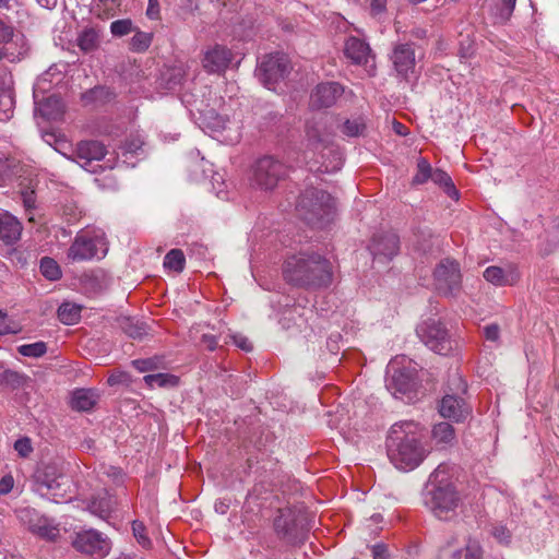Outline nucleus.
Listing matches in <instances>:
<instances>
[{"instance_id": "nucleus-1", "label": "nucleus", "mask_w": 559, "mask_h": 559, "mask_svg": "<svg viewBox=\"0 0 559 559\" xmlns=\"http://www.w3.org/2000/svg\"><path fill=\"white\" fill-rule=\"evenodd\" d=\"M386 450L391 463L401 471L416 468L428 453L421 441L419 425L414 421H400L391 427Z\"/></svg>"}, {"instance_id": "nucleus-2", "label": "nucleus", "mask_w": 559, "mask_h": 559, "mask_svg": "<svg viewBox=\"0 0 559 559\" xmlns=\"http://www.w3.org/2000/svg\"><path fill=\"white\" fill-rule=\"evenodd\" d=\"M285 280L299 287L320 288L332 283V265L330 261L318 253L300 252L294 254L284 263Z\"/></svg>"}, {"instance_id": "nucleus-3", "label": "nucleus", "mask_w": 559, "mask_h": 559, "mask_svg": "<svg viewBox=\"0 0 559 559\" xmlns=\"http://www.w3.org/2000/svg\"><path fill=\"white\" fill-rule=\"evenodd\" d=\"M296 209L305 222L323 227L334 217L335 200L323 190L309 188L300 194Z\"/></svg>"}, {"instance_id": "nucleus-4", "label": "nucleus", "mask_w": 559, "mask_h": 559, "mask_svg": "<svg viewBox=\"0 0 559 559\" xmlns=\"http://www.w3.org/2000/svg\"><path fill=\"white\" fill-rule=\"evenodd\" d=\"M292 71V62L285 53L265 55L259 61L255 76L269 90L276 91L280 82L284 81Z\"/></svg>"}, {"instance_id": "nucleus-5", "label": "nucleus", "mask_w": 559, "mask_h": 559, "mask_svg": "<svg viewBox=\"0 0 559 559\" xmlns=\"http://www.w3.org/2000/svg\"><path fill=\"white\" fill-rule=\"evenodd\" d=\"M426 504L439 520L449 521L456 515L461 497L455 487L450 484H439L428 493Z\"/></svg>"}, {"instance_id": "nucleus-6", "label": "nucleus", "mask_w": 559, "mask_h": 559, "mask_svg": "<svg viewBox=\"0 0 559 559\" xmlns=\"http://www.w3.org/2000/svg\"><path fill=\"white\" fill-rule=\"evenodd\" d=\"M28 51L26 36L22 32H15L13 26L0 17V60L16 63L26 58Z\"/></svg>"}, {"instance_id": "nucleus-7", "label": "nucleus", "mask_w": 559, "mask_h": 559, "mask_svg": "<svg viewBox=\"0 0 559 559\" xmlns=\"http://www.w3.org/2000/svg\"><path fill=\"white\" fill-rule=\"evenodd\" d=\"M273 525L278 538L289 545L302 544L307 538V530L296 512L290 509H281Z\"/></svg>"}, {"instance_id": "nucleus-8", "label": "nucleus", "mask_w": 559, "mask_h": 559, "mask_svg": "<svg viewBox=\"0 0 559 559\" xmlns=\"http://www.w3.org/2000/svg\"><path fill=\"white\" fill-rule=\"evenodd\" d=\"M107 251L104 237L79 234L68 249L67 258L73 262L87 261L94 258H104Z\"/></svg>"}, {"instance_id": "nucleus-9", "label": "nucleus", "mask_w": 559, "mask_h": 559, "mask_svg": "<svg viewBox=\"0 0 559 559\" xmlns=\"http://www.w3.org/2000/svg\"><path fill=\"white\" fill-rule=\"evenodd\" d=\"M287 174L285 165L271 157L260 158L253 168L252 185L261 190L274 189Z\"/></svg>"}, {"instance_id": "nucleus-10", "label": "nucleus", "mask_w": 559, "mask_h": 559, "mask_svg": "<svg viewBox=\"0 0 559 559\" xmlns=\"http://www.w3.org/2000/svg\"><path fill=\"white\" fill-rule=\"evenodd\" d=\"M452 384L455 386L456 393H447L441 400L439 412L444 418L452 419L454 421L464 420L471 413V409L466 402L457 395V393H465L467 385L464 379L455 373L452 378Z\"/></svg>"}, {"instance_id": "nucleus-11", "label": "nucleus", "mask_w": 559, "mask_h": 559, "mask_svg": "<svg viewBox=\"0 0 559 559\" xmlns=\"http://www.w3.org/2000/svg\"><path fill=\"white\" fill-rule=\"evenodd\" d=\"M72 546L76 551L96 558L106 557L111 549L109 538L96 530L78 532L72 540Z\"/></svg>"}, {"instance_id": "nucleus-12", "label": "nucleus", "mask_w": 559, "mask_h": 559, "mask_svg": "<svg viewBox=\"0 0 559 559\" xmlns=\"http://www.w3.org/2000/svg\"><path fill=\"white\" fill-rule=\"evenodd\" d=\"M417 334L424 344L437 354L447 355L452 349L447 329L437 320L425 321L418 326Z\"/></svg>"}, {"instance_id": "nucleus-13", "label": "nucleus", "mask_w": 559, "mask_h": 559, "mask_svg": "<svg viewBox=\"0 0 559 559\" xmlns=\"http://www.w3.org/2000/svg\"><path fill=\"white\" fill-rule=\"evenodd\" d=\"M436 285L444 294L453 295L461 285V272L455 261H441L433 272Z\"/></svg>"}, {"instance_id": "nucleus-14", "label": "nucleus", "mask_w": 559, "mask_h": 559, "mask_svg": "<svg viewBox=\"0 0 559 559\" xmlns=\"http://www.w3.org/2000/svg\"><path fill=\"white\" fill-rule=\"evenodd\" d=\"M233 52L224 45L215 44L203 52L202 67L211 74L224 73L233 61Z\"/></svg>"}, {"instance_id": "nucleus-15", "label": "nucleus", "mask_w": 559, "mask_h": 559, "mask_svg": "<svg viewBox=\"0 0 559 559\" xmlns=\"http://www.w3.org/2000/svg\"><path fill=\"white\" fill-rule=\"evenodd\" d=\"M368 248L374 259L390 261L399 253L400 239L392 231L378 233L373 235Z\"/></svg>"}, {"instance_id": "nucleus-16", "label": "nucleus", "mask_w": 559, "mask_h": 559, "mask_svg": "<svg viewBox=\"0 0 559 559\" xmlns=\"http://www.w3.org/2000/svg\"><path fill=\"white\" fill-rule=\"evenodd\" d=\"M344 53L353 63L370 68L368 73L370 75L373 74L374 58L371 55L369 45L365 40L358 37H349L345 41Z\"/></svg>"}, {"instance_id": "nucleus-17", "label": "nucleus", "mask_w": 559, "mask_h": 559, "mask_svg": "<svg viewBox=\"0 0 559 559\" xmlns=\"http://www.w3.org/2000/svg\"><path fill=\"white\" fill-rule=\"evenodd\" d=\"M343 93L344 88L337 82L318 84L311 93L310 105L316 109L329 108L336 103Z\"/></svg>"}, {"instance_id": "nucleus-18", "label": "nucleus", "mask_w": 559, "mask_h": 559, "mask_svg": "<svg viewBox=\"0 0 559 559\" xmlns=\"http://www.w3.org/2000/svg\"><path fill=\"white\" fill-rule=\"evenodd\" d=\"M391 60L399 75L407 78L415 69V51L409 44H399L394 47Z\"/></svg>"}, {"instance_id": "nucleus-19", "label": "nucleus", "mask_w": 559, "mask_h": 559, "mask_svg": "<svg viewBox=\"0 0 559 559\" xmlns=\"http://www.w3.org/2000/svg\"><path fill=\"white\" fill-rule=\"evenodd\" d=\"M105 155L106 148L98 141H82L75 150V160L85 169L93 160H100Z\"/></svg>"}, {"instance_id": "nucleus-20", "label": "nucleus", "mask_w": 559, "mask_h": 559, "mask_svg": "<svg viewBox=\"0 0 559 559\" xmlns=\"http://www.w3.org/2000/svg\"><path fill=\"white\" fill-rule=\"evenodd\" d=\"M484 278L496 286H511L519 281L520 273L512 264L504 269L491 265L484 271Z\"/></svg>"}, {"instance_id": "nucleus-21", "label": "nucleus", "mask_w": 559, "mask_h": 559, "mask_svg": "<svg viewBox=\"0 0 559 559\" xmlns=\"http://www.w3.org/2000/svg\"><path fill=\"white\" fill-rule=\"evenodd\" d=\"M306 138L308 144L314 150L326 148L330 143V134L322 118H312L306 123Z\"/></svg>"}, {"instance_id": "nucleus-22", "label": "nucleus", "mask_w": 559, "mask_h": 559, "mask_svg": "<svg viewBox=\"0 0 559 559\" xmlns=\"http://www.w3.org/2000/svg\"><path fill=\"white\" fill-rule=\"evenodd\" d=\"M415 385L414 376L406 369H396L386 379V389L399 397V394H406L411 392Z\"/></svg>"}, {"instance_id": "nucleus-23", "label": "nucleus", "mask_w": 559, "mask_h": 559, "mask_svg": "<svg viewBox=\"0 0 559 559\" xmlns=\"http://www.w3.org/2000/svg\"><path fill=\"white\" fill-rule=\"evenodd\" d=\"M81 282L86 293L97 295L109 287L111 280L104 270L98 269L83 274Z\"/></svg>"}, {"instance_id": "nucleus-24", "label": "nucleus", "mask_w": 559, "mask_h": 559, "mask_svg": "<svg viewBox=\"0 0 559 559\" xmlns=\"http://www.w3.org/2000/svg\"><path fill=\"white\" fill-rule=\"evenodd\" d=\"M431 440L439 450L452 448L456 442L454 427L445 421L436 424L431 430Z\"/></svg>"}, {"instance_id": "nucleus-25", "label": "nucleus", "mask_w": 559, "mask_h": 559, "mask_svg": "<svg viewBox=\"0 0 559 559\" xmlns=\"http://www.w3.org/2000/svg\"><path fill=\"white\" fill-rule=\"evenodd\" d=\"M22 224L16 217L9 213L0 215V239L7 243L12 245L16 242L22 234Z\"/></svg>"}, {"instance_id": "nucleus-26", "label": "nucleus", "mask_w": 559, "mask_h": 559, "mask_svg": "<svg viewBox=\"0 0 559 559\" xmlns=\"http://www.w3.org/2000/svg\"><path fill=\"white\" fill-rule=\"evenodd\" d=\"M62 477L50 478L49 475H38L36 490L41 496H51L52 500L58 501L59 498H63L64 493L60 491L61 486L64 484Z\"/></svg>"}, {"instance_id": "nucleus-27", "label": "nucleus", "mask_w": 559, "mask_h": 559, "mask_svg": "<svg viewBox=\"0 0 559 559\" xmlns=\"http://www.w3.org/2000/svg\"><path fill=\"white\" fill-rule=\"evenodd\" d=\"M99 395L92 389H78L72 393L71 407L80 412L91 411L98 402Z\"/></svg>"}, {"instance_id": "nucleus-28", "label": "nucleus", "mask_w": 559, "mask_h": 559, "mask_svg": "<svg viewBox=\"0 0 559 559\" xmlns=\"http://www.w3.org/2000/svg\"><path fill=\"white\" fill-rule=\"evenodd\" d=\"M515 3L516 0H492L488 7L493 23H507L514 11Z\"/></svg>"}, {"instance_id": "nucleus-29", "label": "nucleus", "mask_w": 559, "mask_h": 559, "mask_svg": "<svg viewBox=\"0 0 559 559\" xmlns=\"http://www.w3.org/2000/svg\"><path fill=\"white\" fill-rule=\"evenodd\" d=\"M100 44V31L96 27L83 28L76 37V45L84 53L95 51Z\"/></svg>"}, {"instance_id": "nucleus-30", "label": "nucleus", "mask_w": 559, "mask_h": 559, "mask_svg": "<svg viewBox=\"0 0 559 559\" xmlns=\"http://www.w3.org/2000/svg\"><path fill=\"white\" fill-rule=\"evenodd\" d=\"M119 325L121 330L132 338H142L147 334L146 324L133 318L120 319Z\"/></svg>"}, {"instance_id": "nucleus-31", "label": "nucleus", "mask_w": 559, "mask_h": 559, "mask_svg": "<svg viewBox=\"0 0 559 559\" xmlns=\"http://www.w3.org/2000/svg\"><path fill=\"white\" fill-rule=\"evenodd\" d=\"M431 181L441 187L451 199H459V191L456 190L452 178L442 169L437 168L433 170Z\"/></svg>"}, {"instance_id": "nucleus-32", "label": "nucleus", "mask_w": 559, "mask_h": 559, "mask_svg": "<svg viewBox=\"0 0 559 559\" xmlns=\"http://www.w3.org/2000/svg\"><path fill=\"white\" fill-rule=\"evenodd\" d=\"M82 307L72 302H63L58 308L59 320L68 325L76 323L81 318Z\"/></svg>"}, {"instance_id": "nucleus-33", "label": "nucleus", "mask_w": 559, "mask_h": 559, "mask_svg": "<svg viewBox=\"0 0 559 559\" xmlns=\"http://www.w3.org/2000/svg\"><path fill=\"white\" fill-rule=\"evenodd\" d=\"M39 114L49 120H55L62 114V103L56 96L48 97L38 106Z\"/></svg>"}, {"instance_id": "nucleus-34", "label": "nucleus", "mask_w": 559, "mask_h": 559, "mask_svg": "<svg viewBox=\"0 0 559 559\" xmlns=\"http://www.w3.org/2000/svg\"><path fill=\"white\" fill-rule=\"evenodd\" d=\"M116 508V501L111 497H99L92 501L90 509L92 513L102 519H107Z\"/></svg>"}, {"instance_id": "nucleus-35", "label": "nucleus", "mask_w": 559, "mask_h": 559, "mask_svg": "<svg viewBox=\"0 0 559 559\" xmlns=\"http://www.w3.org/2000/svg\"><path fill=\"white\" fill-rule=\"evenodd\" d=\"M19 520L28 527L33 533L38 523L43 520V515L38 511L31 507H24L16 510Z\"/></svg>"}, {"instance_id": "nucleus-36", "label": "nucleus", "mask_w": 559, "mask_h": 559, "mask_svg": "<svg viewBox=\"0 0 559 559\" xmlns=\"http://www.w3.org/2000/svg\"><path fill=\"white\" fill-rule=\"evenodd\" d=\"M366 121L364 117L358 116L347 119L342 126V133L347 136H360L365 133Z\"/></svg>"}, {"instance_id": "nucleus-37", "label": "nucleus", "mask_w": 559, "mask_h": 559, "mask_svg": "<svg viewBox=\"0 0 559 559\" xmlns=\"http://www.w3.org/2000/svg\"><path fill=\"white\" fill-rule=\"evenodd\" d=\"M143 379H144V382L150 388L175 386L178 384V378L176 376L169 374V373L147 374Z\"/></svg>"}, {"instance_id": "nucleus-38", "label": "nucleus", "mask_w": 559, "mask_h": 559, "mask_svg": "<svg viewBox=\"0 0 559 559\" xmlns=\"http://www.w3.org/2000/svg\"><path fill=\"white\" fill-rule=\"evenodd\" d=\"M185 263V254L180 249H171L164 258V266L175 272H181Z\"/></svg>"}, {"instance_id": "nucleus-39", "label": "nucleus", "mask_w": 559, "mask_h": 559, "mask_svg": "<svg viewBox=\"0 0 559 559\" xmlns=\"http://www.w3.org/2000/svg\"><path fill=\"white\" fill-rule=\"evenodd\" d=\"M33 533L47 540H55L59 536V528L49 519L44 516Z\"/></svg>"}, {"instance_id": "nucleus-40", "label": "nucleus", "mask_w": 559, "mask_h": 559, "mask_svg": "<svg viewBox=\"0 0 559 559\" xmlns=\"http://www.w3.org/2000/svg\"><path fill=\"white\" fill-rule=\"evenodd\" d=\"M40 272L49 281H57L62 275L59 264L48 257L40 260Z\"/></svg>"}, {"instance_id": "nucleus-41", "label": "nucleus", "mask_w": 559, "mask_h": 559, "mask_svg": "<svg viewBox=\"0 0 559 559\" xmlns=\"http://www.w3.org/2000/svg\"><path fill=\"white\" fill-rule=\"evenodd\" d=\"M433 170L426 158H419L417 160V171L412 180L413 185H423L429 179L431 180Z\"/></svg>"}, {"instance_id": "nucleus-42", "label": "nucleus", "mask_w": 559, "mask_h": 559, "mask_svg": "<svg viewBox=\"0 0 559 559\" xmlns=\"http://www.w3.org/2000/svg\"><path fill=\"white\" fill-rule=\"evenodd\" d=\"M21 199H22V203L25 209L28 221L35 222V217H34V213H33V211L36 209L35 190L31 187L23 189L21 191Z\"/></svg>"}, {"instance_id": "nucleus-43", "label": "nucleus", "mask_w": 559, "mask_h": 559, "mask_svg": "<svg viewBox=\"0 0 559 559\" xmlns=\"http://www.w3.org/2000/svg\"><path fill=\"white\" fill-rule=\"evenodd\" d=\"M152 39L151 33L138 31L130 40V49L135 52H143L150 47Z\"/></svg>"}, {"instance_id": "nucleus-44", "label": "nucleus", "mask_w": 559, "mask_h": 559, "mask_svg": "<svg viewBox=\"0 0 559 559\" xmlns=\"http://www.w3.org/2000/svg\"><path fill=\"white\" fill-rule=\"evenodd\" d=\"M19 353L25 357L38 358L47 353V345L41 341L32 344H24L19 347Z\"/></svg>"}, {"instance_id": "nucleus-45", "label": "nucleus", "mask_w": 559, "mask_h": 559, "mask_svg": "<svg viewBox=\"0 0 559 559\" xmlns=\"http://www.w3.org/2000/svg\"><path fill=\"white\" fill-rule=\"evenodd\" d=\"M132 533L136 542L145 549H148L152 546V542L146 534V527L141 521L132 522Z\"/></svg>"}, {"instance_id": "nucleus-46", "label": "nucleus", "mask_w": 559, "mask_h": 559, "mask_svg": "<svg viewBox=\"0 0 559 559\" xmlns=\"http://www.w3.org/2000/svg\"><path fill=\"white\" fill-rule=\"evenodd\" d=\"M133 29V23L130 19L116 20L110 24V32L116 37L128 35Z\"/></svg>"}, {"instance_id": "nucleus-47", "label": "nucleus", "mask_w": 559, "mask_h": 559, "mask_svg": "<svg viewBox=\"0 0 559 559\" xmlns=\"http://www.w3.org/2000/svg\"><path fill=\"white\" fill-rule=\"evenodd\" d=\"M144 142L140 138H133L127 140L126 143L120 147L121 155L126 156L127 154H139L142 151Z\"/></svg>"}, {"instance_id": "nucleus-48", "label": "nucleus", "mask_w": 559, "mask_h": 559, "mask_svg": "<svg viewBox=\"0 0 559 559\" xmlns=\"http://www.w3.org/2000/svg\"><path fill=\"white\" fill-rule=\"evenodd\" d=\"M484 550L480 544L476 540H468L465 546L464 559H483Z\"/></svg>"}, {"instance_id": "nucleus-49", "label": "nucleus", "mask_w": 559, "mask_h": 559, "mask_svg": "<svg viewBox=\"0 0 559 559\" xmlns=\"http://www.w3.org/2000/svg\"><path fill=\"white\" fill-rule=\"evenodd\" d=\"M549 238H551L554 242L551 245H547L545 248L542 249L545 254H549L559 243V217L556 219L552 229L547 231V240Z\"/></svg>"}, {"instance_id": "nucleus-50", "label": "nucleus", "mask_w": 559, "mask_h": 559, "mask_svg": "<svg viewBox=\"0 0 559 559\" xmlns=\"http://www.w3.org/2000/svg\"><path fill=\"white\" fill-rule=\"evenodd\" d=\"M17 329L7 313L0 310V335L14 334Z\"/></svg>"}, {"instance_id": "nucleus-51", "label": "nucleus", "mask_w": 559, "mask_h": 559, "mask_svg": "<svg viewBox=\"0 0 559 559\" xmlns=\"http://www.w3.org/2000/svg\"><path fill=\"white\" fill-rule=\"evenodd\" d=\"M14 450L22 457H27L33 451L31 440L28 438H21L14 442Z\"/></svg>"}, {"instance_id": "nucleus-52", "label": "nucleus", "mask_w": 559, "mask_h": 559, "mask_svg": "<svg viewBox=\"0 0 559 559\" xmlns=\"http://www.w3.org/2000/svg\"><path fill=\"white\" fill-rule=\"evenodd\" d=\"M492 535L501 544L508 545L511 542V533L503 525L495 526L492 528Z\"/></svg>"}, {"instance_id": "nucleus-53", "label": "nucleus", "mask_w": 559, "mask_h": 559, "mask_svg": "<svg viewBox=\"0 0 559 559\" xmlns=\"http://www.w3.org/2000/svg\"><path fill=\"white\" fill-rule=\"evenodd\" d=\"M132 364L140 372H146L156 367L155 359L153 358L135 359Z\"/></svg>"}, {"instance_id": "nucleus-54", "label": "nucleus", "mask_w": 559, "mask_h": 559, "mask_svg": "<svg viewBox=\"0 0 559 559\" xmlns=\"http://www.w3.org/2000/svg\"><path fill=\"white\" fill-rule=\"evenodd\" d=\"M231 338H233V342L234 344L239 347L240 349L245 350V352H250L252 350V344L251 342L248 340V337H246L245 335H241V334H234L231 335Z\"/></svg>"}, {"instance_id": "nucleus-55", "label": "nucleus", "mask_w": 559, "mask_h": 559, "mask_svg": "<svg viewBox=\"0 0 559 559\" xmlns=\"http://www.w3.org/2000/svg\"><path fill=\"white\" fill-rule=\"evenodd\" d=\"M13 486H14V478H13V476L10 475V474L4 475L0 479V495L9 493L13 489Z\"/></svg>"}, {"instance_id": "nucleus-56", "label": "nucleus", "mask_w": 559, "mask_h": 559, "mask_svg": "<svg viewBox=\"0 0 559 559\" xmlns=\"http://www.w3.org/2000/svg\"><path fill=\"white\" fill-rule=\"evenodd\" d=\"M16 14H17L16 23L21 27H26L27 25H33V22L29 21L32 17L27 10H25V9L17 10Z\"/></svg>"}, {"instance_id": "nucleus-57", "label": "nucleus", "mask_w": 559, "mask_h": 559, "mask_svg": "<svg viewBox=\"0 0 559 559\" xmlns=\"http://www.w3.org/2000/svg\"><path fill=\"white\" fill-rule=\"evenodd\" d=\"M373 559H389L388 549L383 544H377L372 547Z\"/></svg>"}, {"instance_id": "nucleus-58", "label": "nucleus", "mask_w": 559, "mask_h": 559, "mask_svg": "<svg viewBox=\"0 0 559 559\" xmlns=\"http://www.w3.org/2000/svg\"><path fill=\"white\" fill-rule=\"evenodd\" d=\"M201 342L209 350L216 349L218 345L216 336L212 334H203L201 337Z\"/></svg>"}, {"instance_id": "nucleus-59", "label": "nucleus", "mask_w": 559, "mask_h": 559, "mask_svg": "<svg viewBox=\"0 0 559 559\" xmlns=\"http://www.w3.org/2000/svg\"><path fill=\"white\" fill-rule=\"evenodd\" d=\"M386 0H371L370 10L372 15H379L385 11Z\"/></svg>"}, {"instance_id": "nucleus-60", "label": "nucleus", "mask_w": 559, "mask_h": 559, "mask_svg": "<svg viewBox=\"0 0 559 559\" xmlns=\"http://www.w3.org/2000/svg\"><path fill=\"white\" fill-rule=\"evenodd\" d=\"M484 333L487 340L495 342L499 338V326L497 324L487 325Z\"/></svg>"}, {"instance_id": "nucleus-61", "label": "nucleus", "mask_w": 559, "mask_h": 559, "mask_svg": "<svg viewBox=\"0 0 559 559\" xmlns=\"http://www.w3.org/2000/svg\"><path fill=\"white\" fill-rule=\"evenodd\" d=\"M331 152L333 153V157H334L335 164L332 165L331 167L328 166V165L324 166V171H326V173L338 170L342 167V165H343L341 153L336 152V151H331Z\"/></svg>"}, {"instance_id": "nucleus-62", "label": "nucleus", "mask_w": 559, "mask_h": 559, "mask_svg": "<svg viewBox=\"0 0 559 559\" xmlns=\"http://www.w3.org/2000/svg\"><path fill=\"white\" fill-rule=\"evenodd\" d=\"M17 379H19V374L14 371H11V370H4L2 373H1V380L2 381H5V382H17Z\"/></svg>"}, {"instance_id": "nucleus-63", "label": "nucleus", "mask_w": 559, "mask_h": 559, "mask_svg": "<svg viewBox=\"0 0 559 559\" xmlns=\"http://www.w3.org/2000/svg\"><path fill=\"white\" fill-rule=\"evenodd\" d=\"M158 13V0L155 2L148 1V8L146 10V14L150 19H155Z\"/></svg>"}, {"instance_id": "nucleus-64", "label": "nucleus", "mask_w": 559, "mask_h": 559, "mask_svg": "<svg viewBox=\"0 0 559 559\" xmlns=\"http://www.w3.org/2000/svg\"><path fill=\"white\" fill-rule=\"evenodd\" d=\"M214 120L215 121L213 122V129L218 130V129H224L225 128V124H226L225 118L216 115Z\"/></svg>"}]
</instances>
